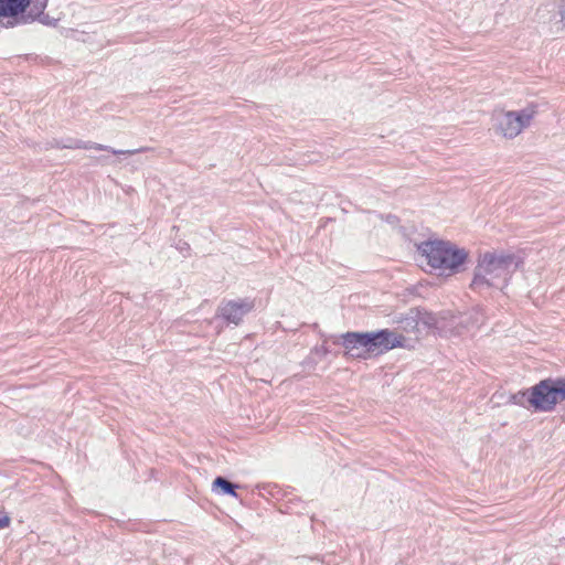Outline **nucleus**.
Wrapping results in <instances>:
<instances>
[{"instance_id": "1", "label": "nucleus", "mask_w": 565, "mask_h": 565, "mask_svg": "<svg viewBox=\"0 0 565 565\" xmlns=\"http://www.w3.org/2000/svg\"><path fill=\"white\" fill-rule=\"evenodd\" d=\"M521 264L522 259L518 255L501 249L480 253L470 288L478 294H486L491 289L502 290Z\"/></svg>"}, {"instance_id": "2", "label": "nucleus", "mask_w": 565, "mask_h": 565, "mask_svg": "<svg viewBox=\"0 0 565 565\" xmlns=\"http://www.w3.org/2000/svg\"><path fill=\"white\" fill-rule=\"evenodd\" d=\"M341 338L345 355L360 360H367L405 345V338L388 329L374 332H347Z\"/></svg>"}, {"instance_id": "3", "label": "nucleus", "mask_w": 565, "mask_h": 565, "mask_svg": "<svg viewBox=\"0 0 565 565\" xmlns=\"http://www.w3.org/2000/svg\"><path fill=\"white\" fill-rule=\"evenodd\" d=\"M537 115V105L531 103L519 110L495 108L492 111V129L503 139L512 140L527 129Z\"/></svg>"}, {"instance_id": "4", "label": "nucleus", "mask_w": 565, "mask_h": 565, "mask_svg": "<svg viewBox=\"0 0 565 565\" xmlns=\"http://www.w3.org/2000/svg\"><path fill=\"white\" fill-rule=\"evenodd\" d=\"M419 249L431 267L451 271L461 266L468 256L463 248L444 241L425 242Z\"/></svg>"}, {"instance_id": "5", "label": "nucleus", "mask_w": 565, "mask_h": 565, "mask_svg": "<svg viewBox=\"0 0 565 565\" xmlns=\"http://www.w3.org/2000/svg\"><path fill=\"white\" fill-rule=\"evenodd\" d=\"M47 2L49 0H0V19L14 18L25 12V21L40 20L47 24L49 17L44 15Z\"/></svg>"}, {"instance_id": "6", "label": "nucleus", "mask_w": 565, "mask_h": 565, "mask_svg": "<svg viewBox=\"0 0 565 565\" xmlns=\"http://www.w3.org/2000/svg\"><path fill=\"white\" fill-rule=\"evenodd\" d=\"M551 379H545L530 388V406L540 412H551L556 403L551 390Z\"/></svg>"}, {"instance_id": "7", "label": "nucleus", "mask_w": 565, "mask_h": 565, "mask_svg": "<svg viewBox=\"0 0 565 565\" xmlns=\"http://www.w3.org/2000/svg\"><path fill=\"white\" fill-rule=\"evenodd\" d=\"M254 307V303L252 300L244 299V300H230L226 302H223L218 312L220 316L223 317L226 321L238 324L243 317L249 312Z\"/></svg>"}, {"instance_id": "8", "label": "nucleus", "mask_w": 565, "mask_h": 565, "mask_svg": "<svg viewBox=\"0 0 565 565\" xmlns=\"http://www.w3.org/2000/svg\"><path fill=\"white\" fill-rule=\"evenodd\" d=\"M54 147L66 148V149H95V150H102V151H110L114 154H135V153H139V152H145L148 150L147 147H142L139 149H134V150H116L109 146H105L102 143L92 142V141L85 142V141L76 140V139H68L67 142L63 143V145L60 143L58 141H56Z\"/></svg>"}, {"instance_id": "9", "label": "nucleus", "mask_w": 565, "mask_h": 565, "mask_svg": "<svg viewBox=\"0 0 565 565\" xmlns=\"http://www.w3.org/2000/svg\"><path fill=\"white\" fill-rule=\"evenodd\" d=\"M551 390L556 405L565 401V377L551 379Z\"/></svg>"}, {"instance_id": "10", "label": "nucleus", "mask_w": 565, "mask_h": 565, "mask_svg": "<svg viewBox=\"0 0 565 565\" xmlns=\"http://www.w3.org/2000/svg\"><path fill=\"white\" fill-rule=\"evenodd\" d=\"M466 324L467 329L478 328L484 322V315L480 309H475L469 317L461 320Z\"/></svg>"}, {"instance_id": "11", "label": "nucleus", "mask_w": 565, "mask_h": 565, "mask_svg": "<svg viewBox=\"0 0 565 565\" xmlns=\"http://www.w3.org/2000/svg\"><path fill=\"white\" fill-rule=\"evenodd\" d=\"M510 401L512 404L525 407V408H532L530 406V390L527 391H520L513 395H511Z\"/></svg>"}, {"instance_id": "12", "label": "nucleus", "mask_w": 565, "mask_h": 565, "mask_svg": "<svg viewBox=\"0 0 565 565\" xmlns=\"http://www.w3.org/2000/svg\"><path fill=\"white\" fill-rule=\"evenodd\" d=\"M213 486L216 487V488H221L224 491V493L231 494L233 497L237 495L236 492H235V489L237 488V486L232 483V482H230L228 480H226L223 477H217L213 481Z\"/></svg>"}, {"instance_id": "13", "label": "nucleus", "mask_w": 565, "mask_h": 565, "mask_svg": "<svg viewBox=\"0 0 565 565\" xmlns=\"http://www.w3.org/2000/svg\"><path fill=\"white\" fill-rule=\"evenodd\" d=\"M10 518L6 512L0 511V530L10 525Z\"/></svg>"}, {"instance_id": "14", "label": "nucleus", "mask_w": 565, "mask_h": 565, "mask_svg": "<svg viewBox=\"0 0 565 565\" xmlns=\"http://www.w3.org/2000/svg\"><path fill=\"white\" fill-rule=\"evenodd\" d=\"M559 15H561V21L563 22V24L565 26V3L561 4V7H559Z\"/></svg>"}, {"instance_id": "15", "label": "nucleus", "mask_w": 565, "mask_h": 565, "mask_svg": "<svg viewBox=\"0 0 565 565\" xmlns=\"http://www.w3.org/2000/svg\"><path fill=\"white\" fill-rule=\"evenodd\" d=\"M413 323H415V327H417V322L414 318L407 319V322H406L407 326H411Z\"/></svg>"}, {"instance_id": "16", "label": "nucleus", "mask_w": 565, "mask_h": 565, "mask_svg": "<svg viewBox=\"0 0 565 565\" xmlns=\"http://www.w3.org/2000/svg\"><path fill=\"white\" fill-rule=\"evenodd\" d=\"M321 351H322V353H323V354H327V353H328V349H327V348H324V347H322V348H321Z\"/></svg>"}]
</instances>
